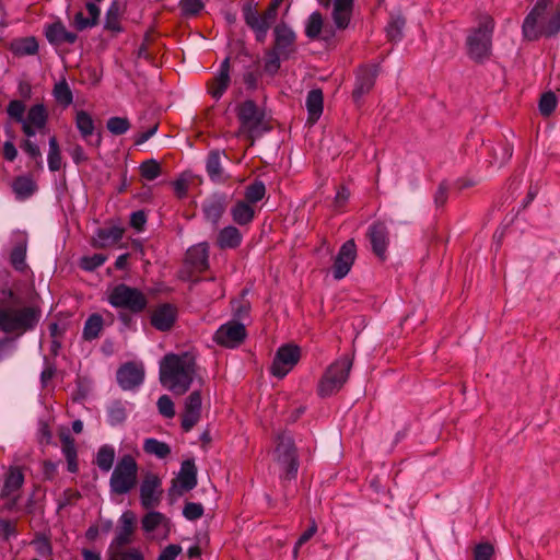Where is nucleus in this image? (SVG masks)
<instances>
[{"mask_svg":"<svg viewBox=\"0 0 560 560\" xmlns=\"http://www.w3.org/2000/svg\"><path fill=\"white\" fill-rule=\"evenodd\" d=\"M306 107L310 119L317 120L323 113V92L319 89L311 90L307 93Z\"/></svg>","mask_w":560,"mask_h":560,"instance_id":"c9c22d12","label":"nucleus"},{"mask_svg":"<svg viewBox=\"0 0 560 560\" xmlns=\"http://www.w3.org/2000/svg\"><path fill=\"white\" fill-rule=\"evenodd\" d=\"M140 173L147 180H153L161 174V166L155 160H147L140 165Z\"/></svg>","mask_w":560,"mask_h":560,"instance_id":"5fc2aeb1","label":"nucleus"},{"mask_svg":"<svg viewBox=\"0 0 560 560\" xmlns=\"http://www.w3.org/2000/svg\"><path fill=\"white\" fill-rule=\"evenodd\" d=\"M405 24L406 21L401 15L397 14L390 16V20L386 26V34L390 42H399L402 38V30Z\"/></svg>","mask_w":560,"mask_h":560,"instance_id":"37998d69","label":"nucleus"},{"mask_svg":"<svg viewBox=\"0 0 560 560\" xmlns=\"http://www.w3.org/2000/svg\"><path fill=\"white\" fill-rule=\"evenodd\" d=\"M54 96L56 101L63 106L70 105L73 101V95L70 90V86L65 80L60 81L55 85Z\"/></svg>","mask_w":560,"mask_h":560,"instance_id":"3c124183","label":"nucleus"},{"mask_svg":"<svg viewBox=\"0 0 560 560\" xmlns=\"http://www.w3.org/2000/svg\"><path fill=\"white\" fill-rule=\"evenodd\" d=\"M177 318V310L172 304L165 303L159 305L151 315L152 326L160 331L170 330Z\"/></svg>","mask_w":560,"mask_h":560,"instance_id":"5701e85b","label":"nucleus"},{"mask_svg":"<svg viewBox=\"0 0 560 560\" xmlns=\"http://www.w3.org/2000/svg\"><path fill=\"white\" fill-rule=\"evenodd\" d=\"M353 8V0H335L332 20L337 28L348 27Z\"/></svg>","mask_w":560,"mask_h":560,"instance_id":"c85d7f7f","label":"nucleus"},{"mask_svg":"<svg viewBox=\"0 0 560 560\" xmlns=\"http://www.w3.org/2000/svg\"><path fill=\"white\" fill-rule=\"evenodd\" d=\"M156 405L159 412L165 418H173L175 416L174 402L167 395H162Z\"/></svg>","mask_w":560,"mask_h":560,"instance_id":"69168bd1","label":"nucleus"},{"mask_svg":"<svg viewBox=\"0 0 560 560\" xmlns=\"http://www.w3.org/2000/svg\"><path fill=\"white\" fill-rule=\"evenodd\" d=\"M166 517L160 512H149L142 518V528L145 532H153L158 526H160Z\"/></svg>","mask_w":560,"mask_h":560,"instance_id":"6e6d98bb","label":"nucleus"},{"mask_svg":"<svg viewBox=\"0 0 560 560\" xmlns=\"http://www.w3.org/2000/svg\"><path fill=\"white\" fill-rule=\"evenodd\" d=\"M119 16L120 7L117 2H113L106 12L104 27L114 33H119L121 31Z\"/></svg>","mask_w":560,"mask_h":560,"instance_id":"49530a36","label":"nucleus"},{"mask_svg":"<svg viewBox=\"0 0 560 560\" xmlns=\"http://www.w3.org/2000/svg\"><path fill=\"white\" fill-rule=\"evenodd\" d=\"M65 330H66L65 325H60L58 323H51L49 325V335L52 339L51 347H52L54 351H57V349L61 348L60 339L62 338Z\"/></svg>","mask_w":560,"mask_h":560,"instance_id":"0e129e2a","label":"nucleus"},{"mask_svg":"<svg viewBox=\"0 0 560 560\" xmlns=\"http://www.w3.org/2000/svg\"><path fill=\"white\" fill-rule=\"evenodd\" d=\"M40 317V310L25 305L11 289H4L0 295V330L5 334L22 335L33 329Z\"/></svg>","mask_w":560,"mask_h":560,"instance_id":"f257e3e1","label":"nucleus"},{"mask_svg":"<svg viewBox=\"0 0 560 560\" xmlns=\"http://www.w3.org/2000/svg\"><path fill=\"white\" fill-rule=\"evenodd\" d=\"M108 422L110 425H117L126 420V408L125 405L119 401H113L107 409Z\"/></svg>","mask_w":560,"mask_h":560,"instance_id":"de8ad7c7","label":"nucleus"},{"mask_svg":"<svg viewBox=\"0 0 560 560\" xmlns=\"http://www.w3.org/2000/svg\"><path fill=\"white\" fill-rule=\"evenodd\" d=\"M196 369V357L191 352L168 353L160 362V382L175 395H183L189 389Z\"/></svg>","mask_w":560,"mask_h":560,"instance_id":"f03ea898","label":"nucleus"},{"mask_svg":"<svg viewBox=\"0 0 560 560\" xmlns=\"http://www.w3.org/2000/svg\"><path fill=\"white\" fill-rule=\"evenodd\" d=\"M203 514V506L201 503L187 502L183 509V515L189 521H196Z\"/></svg>","mask_w":560,"mask_h":560,"instance_id":"338daca9","label":"nucleus"},{"mask_svg":"<svg viewBox=\"0 0 560 560\" xmlns=\"http://www.w3.org/2000/svg\"><path fill=\"white\" fill-rule=\"evenodd\" d=\"M108 302L115 308H124L131 313H141L148 305L147 296L142 291L125 283H119L112 289Z\"/></svg>","mask_w":560,"mask_h":560,"instance_id":"6e6552de","label":"nucleus"},{"mask_svg":"<svg viewBox=\"0 0 560 560\" xmlns=\"http://www.w3.org/2000/svg\"><path fill=\"white\" fill-rule=\"evenodd\" d=\"M147 220V212L144 210H138L130 214L129 224L137 232H142L144 230Z\"/></svg>","mask_w":560,"mask_h":560,"instance_id":"774afa93","label":"nucleus"},{"mask_svg":"<svg viewBox=\"0 0 560 560\" xmlns=\"http://www.w3.org/2000/svg\"><path fill=\"white\" fill-rule=\"evenodd\" d=\"M12 189L19 199L31 197L36 190V184L27 176H20L14 179Z\"/></svg>","mask_w":560,"mask_h":560,"instance_id":"ea45409f","label":"nucleus"},{"mask_svg":"<svg viewBox=\"0 0 560 560\" xmlns=\"http://www.w3.org/2000/svg\"><path fill=\"white\" fill-rule=\"evenodd\" d=\"M115 459V450L110 445H103L96 454V465L103 471H109Z\"/></svg>","mask_w":560,"mask_h":560,"instance_id":"a18cd8bd","label":"nucleus"},{"mask_svg":"<svg viewBox=\"0 0 560 560\" xmlns=\"http://www.w3.org/2000/svg\"><path fill=\"white\" fill-rule=\"evenodd\" d=\"M138 464L127 454L119 458L110 476L109 486L112 492L126 494L137 485Z\"/></svg>","mask_w":560,"mask_h":560,"instance_id":"0eeeda50","label":"nucleus"},{"mask_svg":"<svg viewBox=\"0 0 560 560\" xmlns=\"http://www.w3.org/2000/svg\"><path fill=\"white\" fill-rule=\"evenodd\" d=\"M107 560H144V555L139 548H114L107 550Z\"/></svg>","mask_w":560,"mask_h":560,"instance_id":"4c0bfd02","label":"nucleus"},{"mask_svg":"<svg viewBox=\"0 0 560 560\" xmlns=\"http://www.w3.org/2000/svg\"><path fill=\"white\" fill-rule=\"evenodd\" d=\"M197 486V468L192 459H186L182 463L180 470L176 479L173 480L168 494L173 498L182 495Z\"/></svg>","mask_w":560,"mask_h":560,"instance_id":"9b49d317","label":"nucleus"},{"mask_svg":"<svg viewBox=\"0 0 560 560\" xmlns=\"http://www.w3.org/2000/svg\"><path fill=\"white\" fill-rule=\"evenodd\" d=\"M46 37L50 44L55 45L63 43L73 44L78 38L77 34L69 32L61 22L49 25L46 31Z\"/></svg>","mask_w":560,"mask_h":560,"instance_id":"cd10ccee","label":"nucleus"},{"mask_svg":"<svg viewBox=\"0 0 560 560\" xmlns=\"http://www.w3.org/2000/svg\"><path fill=\"white\" fill-rule=\"evenodd\" d=\"M278 1H272L268 8L259 13L250 3H246L243 9V18L246 25L255 33L256 40L265 42L268 31L277 18Z\"/></svg>","mask_w":560,"mask_h":560,"instance_id":"423d86ee","label":"nucleus"},{"mask_svg":"<svg viewBox=\"0 0 560 560\" xmlns=\"http://www.w3.org/2000/svg\"><path fill=\"white\" fill-rule=\"evenodd\" d=\"M11 49L16 56H33L38 51L35 37H24L12 43Z\"/></svg>","mask_w":560,"mask_h":560,"instance_id":"58836bf2","label":"nucleus"},{"mask_svg":"<svg viewBox=\"0 0 560 560\" xmlns=\"http://www.w3.org/2000/svg\"><path fill=\"white\" fill-rule=\"evenodd\" d=\"M513 154V148L505 142L498 143L491 149V161L490 163L498 167L503 166Z\"/></svg>","mask_w":560,"mask_h":560,"instance_id":"a19ab883","label":"nucleus"},{"mask_svg":"<svg viewBox=\"0 0 560 560\" xmlns=\"http://www.w3.org/2000/svg\"><path fill=\"white\" fill-rule=\"evenodd\" d=\"M179 7L184 15L192 16L202 10L203 3L201 0H180Z\"/></svg>","mask_w":560,"mask_h":560,"instance_id":"e2e57ef3","label":"nucleus"},{"mask_svg":"<svg viewBox=\"0 0 560 560\" xmlns=\"http://www.w3.org/2000/svg\"><path fill=\"white\" fill-rule=\"evenodd\" d=\"M281 60H283L282 56L277 51L272 49L267 51L264 66L265 71L271 75L276 74L280 69Z\"/></svg>","mask_w":560,"mask_h":560,"instance_id":"4d7b16f0","label":"nucleus"},{"mask_svg":"<svg viewBox=\"0 0 560 560\" xmlns=\"http://www.w3.org/2000/svg\"><path fill=\"white\" fill-rule=\"evenodd\" d=\"M136 517L131 511H126L119 518V526L116 529L114 539L108 549L125 548L132 541Z\"/></svg>","mask_w":560,"mask_h":560,"instance_id":"aec40b11","label":"nucleus"},{"mask_svg":"<svg viewBox=\"0 0 560 560\" xmlns=\"http://www.w3.org/2000/svg\"><path fill=\"white\" fill-rule=\"evenodd\" d=\"M243 235L240 230L233 225H229L219 231L217 244L222 249H232L241 245Z\"/></svg>","mask_w":560,"mask_h":560,"instance_id":"c756f323","label":"nucleus"},{"mask_svg":"<svg viewBox=\"0 0 560 560\" xmlns=\"http://www.w3.org/2000/svg\"><path fill=\"white\" fill-rule=\"evenodd\" d=\"M357 257V246L353 240L345 242L332 265V275L336 280L343 279L350 271Z\"/></svg>","mask_w":560,"mask_h":560,"instance_id":"2eb2a0df","label":"nucleus"},{"mask_svg":"<svg viewBox=\"0 0 560 560\" xmlns=\"http://www.w3.org/2000/svg\"><path fill=\"white\" fill-rule=\"evenodd\" d=\"M275 460L282 469L287 479L296 477L299 469L298 453L292 436L285 432L277 438Z\"/></svg>","mask_w":560,"mask_h":560,"instance_id":"9d476101","label":"nucleus"},{"mask_svg":"<svg viewBox=\"0 0 560 560\" xmlns=\"http://www.w3.org/2000/svg\"><path fill=\"white\" fill-rule=\"evenodd\" d=\"M26 250H27V242L25 238L20 240L16 242L14 247L12 248L11 255H10V261L13 268L18 271H24L27 268L25 258H26Z\"/></svg>","mask_w":560,"mask_h":560,"instance_id":"e433bc0d","label":"nucleus"},{"mask_svg":"<svg viewBox=\"0 0 560 560\" xmlns=\"http://www.w3.org/2000/svg\"><path fill=\"white\" fill-rule=\"evenodd\" d=\"M275 45L272 50L289 59L295 52V33L285 24H279L273 30Z\"/></svg>","mask_w":560,"mask_h":560,"instance_id":"a211bd4d","label":"nucleus"},{"mask_svg":"<svg viewBox=\"0 0 560 560\" xmlns=\"http://www.w3.org/2000/svg\"><path fill=\"white\" fill-rule=\"evenodd\" d=\"M324 21L319 12H313L306 22L305 34L308 38L315 39L323 30Z\"/></svg>","mask_w":560,"mask_h":560,"instance_id":"09e8293b","label":"nucleus"},{"mask_svg":"<svg viewBox=\"0 0 560 560\" xmlns=\"http://www.w3.org/2000/svg\"><path fill=\"white\" fill-rule=\"evenodd\" d=\"M246 337L244 324L237 320H230L221 325L214 334V341L226 348H235Z\"/></svg>","mask_w":560,"mask_h":560,"instance_id":"4468645a","label":"nucleus"},{"mask_svg":"<svg viewBox=\"0 0 560 560\" xmlns=\"http://www.w3.org/2000/svg\"><path fill=\"white\" fill-rule=\"evenodd\" d=\"M75 126L89 145L98 148L102 143V135L97 132L94 135L95 126L92 116L84 112L79 110L75 115Z\"/></svg>","mask_w":560,"mask_h":560,"instance_id":"4be33fe9","label":"nucleus"},{"mask_svg":"<svg viewBox=\"0 0 560 560\" xmlns=\"http://www.w3.org/2000/svg\"><path fill=\"white\" fill-rule=\"evenodd\" d=\"M557 106V97L552 92H547L541 95L539 101V110L541 115L549 116Z\"/></svg>","mask_w":560,"mask_h":560,"instance_id":"bf43d9fd","label":"nucleus"},{"mask_svg":"<svg viewBox=\"0 0 560 560\" xmlns=\"http://www.w3.org/2000/svg\"><path fill=\"white\" fill-rule=\"evenodd\" d=\"M237 117L241 122L240 132L246 133L252 139V143L256 137L268 130L264 121V112L252 100H247L238 106Z\"/></svg>","mask_w":560,"mask_h":560,"instance_id":"1a4fd4ad","label":"nucleus"},{"mask_svg":"<svg viewBox=\"0 0 560 560\" xmlns=\"http://www.w3.org/2000/svg\"><path fill=\"white\" fill-rule=\"evenodd\" d=\"M228 207V197L221 192H214L207 197L202 205L201 209L207 221L212 224H218L221 217L225 212Z\"/></svg>","mask_w":560,"mask_h":560,"instance_id":"412c9836","label":"nucleus"},{"mask_svg":"<svg viewBox=\"0 0 560 560\" xmlns=\"http://www.w3.org/2000/svg\"><path fill=\"white\" fill-rule=\"evenodd\" d=\"M103 317L98 314H92L84 323L83 338L93 340L98 337L103 329Z\"/></svg>","mask_w":560,"mask_h":560,"instance_id":"79ce46f5","label":"nucleus"},{"mask_svg":"<svg viewBox=\"0 0 560 560\" xmlns=\"http://www.w3.org/2000/svg\"><path fill=\"white\" fill-rule=\"evenodd\" d=\"M47 121V114L45 107L42 104L33 105L27 116L24 118V122L34 125L37 129L44 128Z\"/></svg>","mask_w":560,"mask_h":560,"instance_id":"c03bdc74","label":"nucleus"},{"mask_svg":"<svg viewBox=\"0 0 560 560\" xmlns=\"http://www.w3.org/2000/svg\"><path fill=\"white\" fill-rule=\"evenodd\" d=\"M107 257L103 254H94L92 256H85L81 260V267L84 270L92 271L106 261Z\"/></svg>","mask_w":560,"mask_h":560,"instance_id":"680f3d73","label":"nucleus"},{"mask_svg":"<svg viewBox=\"0 0 560 560\" xmlns=\"http://www.w3.org/2000/svg\"><path fill=\"white\" fill-rule=\"evenodd\" d=\"M106 127L108 131L113 135L120 136L126 133L130 128V122L128 118L126 117H110L107 122Z\"/></svg>","mask_w":560,"mask_h":560,"instance_id":"864d4df0","label":"nucleus"},{"mask_svg":"<svg viewBox=\"0 0 560 560\" xmlns=\"http://www.w3.org/2000/svg\"><path fill=\"white\" fill-rule=\"evenodd\" d=\"M186 260L195 269L202 270L208 266V250L203 244L194 246L187 250Z\"/></svg>","mask_w":560,"mask_h":560,"instance_id":"72a5a7b5","label":"nucleus"},{"mask_svg":"<svg viewBox=\"0 0 560 560\" xmlns=\"http://www.w3.org/2000/svg\"><path fill=\"white\" fill-rule=\"evenodd\" d=\"M117 382L124 390L139 387L144 380V368L141 363L127 362L117 371Z\"/></svg>","mask_w":560,"mask_h":560,"instance_id":"dca6fc26","label":"nucleus"},{"mask_svg":"<svg viewBox=\"0 0 560 560\" xmlns=\"http://www.w3.org/2000/svg\"><path fill=\"white\" fill-rule=\"evenodd\" d=\"M85 9L88 12V16H85L83 11H79L74 14L72 20L73 27L80 32L95 26L98 22L101 14L98 5L94 2H88L85 4Z\"/></svg>","mask_w":560,"mask_h":560,"instance_id":"bb28decb","label":"nucleus"},{"mask_svg":"<svg viewBox=\"0 0 560 560\" xmlns=\"http://www.w3.org/2000/svg\"><path fill=\"white\" fill-rule=\"evenodd\" d=\"M163 494L162 481L153 472H148L140 485V501L144 509H153L161 502Z\"/></svg>","mask_w":560,"mask_h":560,"instance_id":"ddd939ff","label":"nucleus"},{"mask_svg":"<svg viewBox=\"0 0 560 560\" xmlns=\"http://www.w3.org/2000/svg\"><path fill=\"white\" fill-rule=\"evenodd\" d=\"M301 350L295 345L280 347L272 362V374L277 377L285 376L289 371L299 362Z\"/></svg>","mask_w":560,"mask_h":560,"instance_id":"f8f14e48","label":"nucleus"},{"mask_svg":"<svg viewBox=\"0 0 560 560\" xmlns=\"http://www.w3.org/2000/svg\"><path fill=\"white\" fill-rule=\"evenodd\" d=\"M266 195V186L261 180H255L245 189V199L248 203L260 201Z\"/></svg>","mask_w":560,"mask_h":560,"instance_id":"8fccbe9b","label":"nucleus"},{"mask_svg":"<svg viewBox=\"0 0 560 560\" xmlns=\"http://www.w3.org/2000/svg\"><path fill=\"white\" fill-rule=\"evenodd\" d=\"M378 74L377 66H362L358 69L355 74V83L352 92V97L355 103H359L364 95H366L374 86L376 77Z\"/></svg>","mask_w":560,"mask_h":560,"instance_id":"f3484780","label":"nucleus"},{"mask_svg":"<svg viewBox=\"0 0 560 560\" xmlns=\"http://www.w3.org/2000/svg\"><path fill=\"white\" fill-rule=\"evenodd\" d=\"M201 393L194 390L185 399L184 412L182 415V428L184 431H190L200 420L201 416Z\"/></svg>","mask_w":560,"mask_h":560,"instance_id":"6ab92c4d","label":"nucleus"},{"mask_svg":"<svg viewBox=\"0 0 560 560\" xmlns=\"http://www.w3.org/2000/svg\"><path fill=\"white\" fill-rule=\"evenodd\" d=\"M8 115L18 122H24L25 105L22 101L13 100L7 107Z\"/></svg>","mask_w":560,"mask_h":560,"instance_id":"052dcab7","label":"nucleus"},{"mask_svg":"<svg viewBox=\"0 0 560 560\" xmlns=\"http://www.w3.org/2000/svg\"><path fill=\"white\" fill-rule=\"evenodd\" d=\"M143 451L159 459H164L171 454V447L167 443L154 438H148L143 441Z\"/></svg>","mask_w":560,"mask_h":560,"instance_id":"f704fd0d","label":"nucleus"},{"mask_svg":"<svg viewBox=\"0 0 560 560\" xmlns=\"http://www.w3.org/2000/svg\"><path fill=\"white\" fill-rule=\"evenodd\" d=\"M222 155L226 156L224 152L212 150L209 152L206 160V172L209 178L217 184H224L230 179V175L225 173L222 166Z\"/></svg>","mask_w":560,"mask_h":560,"instance_id":"a878e982","label":"nucleus"},{"mask_svg":"<svg viewBox=\"0 0 560 560\" xmlns=\"http://www.w3.org/2000/svg\"><path fill=\"white\" fill-rule=\"evenodd\" d=\"M230 82V58L228 57L220 65L218 73L208 83V92L213 98L219 100L229 88Z\"/></svg>","mask_w":560,"mask_h":560,"instance_id":"393cba45","label":"nucleus"},{"mask_svg":"<svg viewBox=\"0 0 560 560\" xmlns=\"http://www.w3.org/2000/svg\"><path fill=\"white\" fill-rule=\"evenodd\" d=\"M24 482V475L19 467H11L5 478L2 497L9 498L18 491Z\"/></svg>","mask_w":560,"mask_h":560,"instance_id":"473e14b6","label":"nucleus"},{"mask_svg":"<svg viewBox=\"0 0 560 560\" xmlns=\"http://www.w3.org/2000/svg\"><path fill=\"white\" fill-rule=\"evenodd\" d=\"M21 149L35 161L38 167H43V159L39 147L34 143L32 140L26 139L21 143Z\"/></svg>","mask_w":560,"mask_h":560,"instance_id":"13d9d810","label":"nucleus"},{"mask_svg":"<svg viewBox=\"0 0 560 560\" xmlns=\"http://www.w3.org/2000/svg\"><path fill=\"white\" fill-rule=\"evenodd\" d=\"M124 230L119 226L100 229L94 237L95 247H107L116 244L122 238Z\"/></svg>","mask_w":560,"mask_h":560,"instance_id":"7c9ffc66","label":"nucleus"},{"mask_svg":"<svg viewBox=\"0 0 560 560\" xmlns=\"http://www.w3.org/2000/svg\"><path fill=\"white\" fill-rule=\"evenodd\" d=\"M493 31L494 21L489 15H481L478 26L469 30L466 37V50L471 60L483 62L490 58Z\"/></svg>","mask_w":560,"mask_h":560,"instance_id":"20e7f679","label":"nucleus"},{"mask_svg":"<svg viewBox=\"0 0 560 560\" xmlns=\"http://www.w3.org/2000/svg\"><path fill=\"white\" fill-rule=\"evenodd\" d=\"M352 362L351 357L342 355L328 366L318 385V394L322 397L330 396L343 386L348 380Z\"/></svg>","mask_w":560,"mask_h":560,"instance_id":"39448f33","label":"nucleus"},{"mask_svg":"<svg viewBox=\"0 0 560 560\" xmlns=\"http://www.w3.org/2000/svg\"><path fill=\"white\" fill-rule=\"evenodd\" d=\"M48 167L51 172L59 171L61 167V154L56 137L49 139Z\"/></svg>","mask_w":560,"mask_h":560,"instance_id":"603ef678","label":"nucleus"},{"mask_svg":"<svg viewBox=\"0 0 560 560\" xmlns=\"http://www.w3.org/2000/svg\"><path fill=\"white\" fill-rule=\"evenodd\" d=\"M551 0H538L524 19L523 37L538 40L540 37H552L560 32V4L552 8Z\"/></svg>","mask_w":560,"mask_h":560,"instance_id":"7ed1b4c3","label":"nucleus"},{"mask_svg":"<svg viewBox=\"0 0 560 560\" xmlns=\"http://www.w3.org/2000/svg\"><path fill=\"white\" fill-rule=\"evenodd\" d=\"M231 215L235 223L246 225L253 221L255 210L247 201L238 200L231 209Z\"/></svg>","mask_w":560,"mask_h":560,"instance_id":"2f4dec72","label":"nucleus"},{"mask_svg":"<svg viewBox=\"0 0 560 560\" xmlns=\"http://www.w3.org/2000/svg\"><path fill=\"white\" fill-rule=\"evenodd\" d=\"M369 238L373 253L382 260L386 257L388 230L384 223H375L369 229Z\"/></svg>","mask_w":560,"mask_h":560,"instance_id":"b1692460","label":"nucleus"}]
</instances>
